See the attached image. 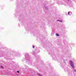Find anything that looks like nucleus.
<instances>
[{
	"mask_svg": "<svg viewBox=\"0 0 76 76\" xmlns=\"http://www.w3.org/2000/svg\"><path fill=\"white\" fill-rule=\"evenodd\" d=\"M17 72H18V73H19V71H17Z\"/></svg>",
	"mask_w": 76,
	"mask_h": 76,
	"instance_id": "39448f33",
	"label": "nucleus"
},
{
	"mask_svg": "<svg viewBox=\"0 0 76 76\" xmlns=\"http://www.w3.org/2000/svg\"><path fill=\"white\" fill-rule=\"evenodd\" d=\"M33 48H34V46H33Z\"/></svg>",
	"mask_w": 76,
	"mask_h": 76,
	"instance_id": "20e7f679",
	"label": "nucleus"
},
{
	"mask_svg": "<svg viewBox=\"0 0 76 76\" xmlns=\"http://www.w3.org/2000/svg\"><path fill=\"white\" fill-rule=\"evenodd\" d=\"M56 35L58 37L59 36V35L58 34H56Z\"/></svg>",
	"mask_w": 76,
	"mask_h": 76,
	"instance_id": "f03ea898",
	"label": "nucleus"
},
{
	"mask_svg": "<svg viewBox=\"0 0 76 76\" xmlns=\"http://www.w3.org/2000/svg\"><path fill=\"white\" fill-rule=\"evenodd\" d=\"M69 63H70V64L71 66L72 67L74 68V65L73 64V63L72 61H69Z\"/></svg>",
	"mask_w": 76,
	"mask_h": 76,
	"instance_id": "f257e3e1",
	"label": "nucleus"
},
{
	"mask_svg": "<svg viewBox=\"0 0 76 76\" xmlns=\"http://www.w3.org/2000/svg\"><path fill=\"white\" fill-rule=\"evenodd\" d=\"M68 15H70V12H68Z\"/></svg>",
	"mask_w": 76,
	"mask_h": 76,
	"instance_id": "7ed1b4c3",
	"label": "nucleus"
},
{
	"mask_svg": "<svg viewBox=\"0 0 76 76\" xmlns=\"http://www.w3.org/2000/svg\"><path fill=\"white\" fill-rule=\"evenodd\" d=\"M1 67H2V68H3V66H1Z\"/></svg>",
	"mask_w": 76,
	"mask_h": 76,
	"instance_id": "423d86ee",
	"label": "nucleus"
},
{
	"mask_svg": "<svg viewBox=\"0 0 76 76\" xmlns=\"http://www.w3.org/2000/svg\"><path fill=\"white\" fill-rule=\"evenodd\" d=\"M75 72H76V70H75Z\"/></svg>",
	"mask_w": 76,
	"mask_h": 76,
	"instance_id": "0eeeda50",
	"label": "nucleus"
}]
</instances>
